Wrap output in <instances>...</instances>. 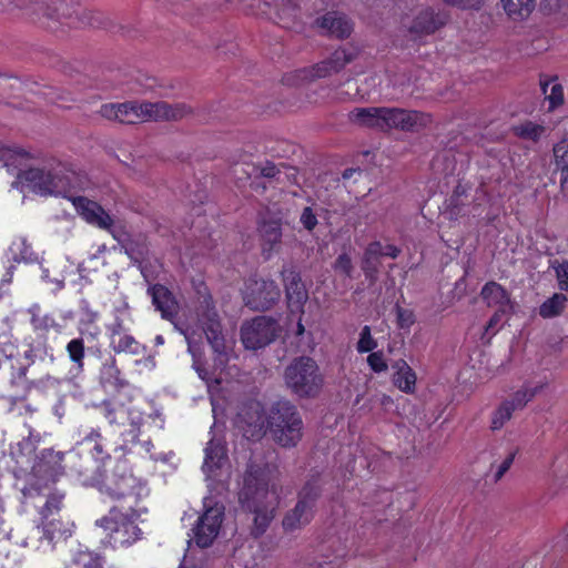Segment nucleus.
<instances>
[{"label": "nucleus", "instance_id": "f257e3e1", "mask_svg": "<svg viewBox=\"0 0 568 568\" xmlns=\"http://www.w3.org/2000/svg\"><path fill=\"white\" fill-rule=\"evenodd\" d=\"M281 490L280 473L275 467L254 463L248 466L240 498L254 515L256 535H262L273 520L280 504Z\"/></svg>", "mask_w": 568, "mask_h": 568}, {"label": "nucleus", "instance_id": "f03ea898", "mask_svg": "<svg viewBox=\"0 0 568 568\" xmlns=\"http://www.w3.org/2000/svg\"><path fill=\"white\" fill-rule=\"evenodd\" d=\"M191 112V108L184 103L170 104L164 101L105 103L99 110L102 118L125 124L176 121L187 116Z\"/></svg>", "mask_w": 568, "mask_h": 568}, {"label": "nucleus", "instance_id": "7ed1b4c3", "mask_svg": "<svg viewBox=\"0 0 568 568\" xmlns=\"http://www.w3.org/2000/svg\"><path fill=\"white\" fill-rule=\"evenodd\" d=\"M97 526L104 534V542L114 549L131 546L142 535L135 523V513L133 510L124 513L116 507L111 508L105 516L97 520Z\"/></svg>", "mask_w": 568, "mask_h": 568}, {"label": "nucleus", "instance_id": "20e7f679", "mask_svg": "<svg viewBox=\"0 0 568 568\" xmlns=\"http://www.w3.org/2000/svg\"><path fill=\"white\" fill-rule=\"evenodd\" d=\"M267 424L276 443L295 446L302 438L303 423L296 408L288 402H277L271 408Z\"/></svg>", "mask_w": 568, "mask_h": 568}, {"label": "nucleus", "instance_id": "39448f33", "mask_svg": "<svg viewBox=\"0 0 568 568\" xmlns=\"http://www.w3.org/2000/svg\"><path fill=\"white\" fill-rule=\"evenodd\" d=\"M19 180L32 192L40 195H58L68 191L69 175L61 163L43 168H30L19 174Z\"/></svg>", "mask_w": 568, "mask_h": 568}, {"label": "nucleus", "instance_id": "423d86ee", "mask_svg": "<svg viewBox=\"0 0 568 568\" xmlns=\"http://www.w3.org/2000/svg\"><path fill=\"white\" fill-rule=\"evenodd\" d=\"M286 385L301 397H312L320 393L323 376L316 362L311 357H300L285 369Z\"/></svg>", "mask_w": 568, "mask_h": 568}, {"label": "nucleus", "instance_id": "0eeeda50", "mask_svg": "<svg viewBox=\"0 0 568 568\" xmlns=\"http://www.w3.org/2000/svg\"><path fill=\"white\" fill-rule=\"evenodd\" d=\"M244 304L253 311H266L281 297V290L273 280L248 278L242 290Z\"/></svg>", "mask_w": 568, "mask_h": 568}, {"label": "nucleus", "instance_id": "6e6552de", "mask_svg": "<svg viewBox=\"0 0 568 568\" xmlns=\"http://www.w3.org/2000/svg\"><path fill=\"white\" fill-rule=\"evenodd\" d=\"M280 325L272 317L256 316L245 322L241 328V338L248 349H258L272 343L278 335Z\"/></svg>", "mask_w": 568, "mask_h": 568}, {"label": "nucleus", "instance_id": "1a4fd4ad", "mask_svg": "<svg viewBox=\"0 0 568 568\" xmlns=\"http://www.w3.org/2000/svg\"><path fill=\"white\" fill-rule=\"evenodd\" d=\"M266 422L262 404L250 400L240 408L235 426L245 438L255 440L263 436Z\"/></svg>", "mask_w": 568, "mask_h": 568}, {"label": "nucleus", "instance_id": "9d476101", "mask_svg": "<svg viewBox=\"0 0 568 568\" xmlns=\"http://www.w3.org/2000/svg\"><path fill=\"white\" fill-rule=\"evenodd\" d=\"M432 122L428 113L384 106V130L398 129L403 131H417Z\"/></svg>", "mask_w": 568, "mask_h": 568}, {"label": "nucleus", "instance_id": "9b49d317", "mask_svg": "<svg viewBox=\"0 0 568 568\" xmlns=\"http://www.w3.org/2000/svg\"><path fill=\"white\" fill-rule=\"evenodd\" d=\"M318 493L315 487L306 486L298 495V501L283 518V528L294 531L307 525L313 517V508Z\"/></svg>", "mask_w": 568, "mask_h": 568}, {"label": "nucleus", "instance_id": "f8f14e48", "mask_svg": "<svg viewBox=\"0 0 568 568\" xmlns=\"http://www.w3.org/2000/svg\"><path fill=\"white\" fill-rule=\"evenodd\" d=\"M224 509L215 505L205 510L197 519L194 531V541L201 548H206L213 544L219 536L223 521Z\"/></svg>", "mask_w": 568, "mask_h": 568}, {"label": "nucleus", "instance_id": "ddd939ff", "mask_svg": "<svg viewBox=\"0 0 568 568\" xmlns=\"http://www.w3.org/2000/svg\"><path fill=\"white\" fill-rule=\"evenodd\" d=\"M70 201L88 224L112 233L114 219L99 203L85 196H71Z\"/></svg>", "mask_w": 568, "mask_h": 568}, {"label": "nucleus", "instance_id": "4468645a", "mask_svg": "<svg viewBox=\"0 0 568 568\" xmlns=\"http://www.w3.org/2000/svg\"><path fill=\"white\" fill-rule=\"evenodd\" d=\"M284 283L287 305L291 312L302 314L308 294L300 274L293 267H284L281 272Z\"/></svg>", "mask_w": 568, "mask_h": 568}, {"label": "nucleus", "instance_id": "2eb2a0df", "mask_svg": "<svg viewBox=\"0 0 568 568\" xmlns=\"http://www.w3.org/2000/svg\"><path fill=\"white\" fill-rule=\"evenodd\" d=\"M358 54L357 49L339 48L335 50L329 58L321 61L312 69L313 78H326L339 72L348 63L354 61Z\"/></svg>", "mask_w": 568, "mask_h": 568}, {"label": "nucleus", "instance_id": "dca6fc26", "mask_svg": "<svg viewBox=\"0 0 568 568\" xmlns=\"http://www.w3.org/2000/svg\"><path fill=\"white\" fill-rule=\"evenodd\" d=\"M448 21V16L440 10L426 8L420 10L409 26V32L417 36H428L444 27Z\"/></svg>", "mask_w": 568, "mask_h": 568}, {"label": "nucleus", "instance_id": "f3484780", "mask_svg": "<svg viewBox=\"0 0 568 568\" xmlns=\"http://www.w3.org/2000/svg\"><path fill=\"white\" fill-rule=\"evenodd\" d=\"M63 454L52 449H45L41 453L37 463L33 465V473L37 477L55 481L63 474Z\"/></svg>", "mask_w": 568, "mask_h": 568}, {"label": "nucleus", "instance_id": "a211bd4d", "mask_svg": "<svg viewBox=\"0 0 568 568\" xmlns=\"http://www.w3.org/2000/svg\"><path fill=\"white\" fill-rule=\"evenodd\" d=\"M200 322L213 351L217 354H223L226 349V345L216 312L213 308H207L201 315Z\"/></svg>", "mask_w": 568, "mask_h": 568}, {"label": "nucleus", "instance_id": "6ab92c4d", "mask_svg": "<svg viewBox=\"0 0 568 568\" xmlns=\"http://www.w3.org/2000/svg\"><path fill=\"white\" fill-rule=\"evenodd\" d=\"M227 456L225 447L215 440H211L205 448L203 470L210 478H217L226 467Z\"/></svg>", "mask_w": 568, "mask_h": 568}, {"label": "nucleus", "instance_id": "aec40b11", "mask_svg": "<svg viewBox=\"0 0 568 568\" xmlns=\"http://www.w3.org/2000/svg\"><path fill=\"white\" fill-rule=\"evenodd\" d=\"M318 27L327 34L344 39L351 36L353 31L352 22L343 14L328 12L317 20Z\"/></svg>", "mask_w": 568, "mask_h": 568}, {"label": "nucleus", "instance_id": "412c9836", "mask_svg": "<svg viewBox=\"0 0 568 568\" xmlns=\"http://www.w3.org/2000/svg\"><path fill=\"white\" fill-rule=\"evenodd\" d=\"M152 302L163 318L173 320L179 311L173 294L163 285L156 284L150 288Z\"/></svg>", "mask_w": 568, "mask_h": 568}, {"label": "nucleus", "instance_id": "4be33fe9", "mask_svg": "<svg viewBox=\"0 0 568 568\" xmlns=\"http://www.w3.org/2000/svg\"><path fill=\"white\" fill-rule=\"evenodd\" d=\"M351 122L366 128L384 130V106L356 108L348 113Z\"/></svg>", "mask_w": 568, "mask_h": 568}, {"label": "nucleus", "instance_id": "5701e85b", "mask_svg": "<svg viewBox=\"0 0 568 568\" xmlns=\"http://www.w3.org/2000/svg\"><path fill=\"white\" fill-rule=\"evenodd\" d=\"M481 297L489 307H496L501 313L511 310V302L507 291L496 282H488L480 292Z\"/></svg>", "mask_w": 568, "mask_h": 568}, {"label": "nucleus", "instance_id": "b1692460", "mask_svg": "<svg viewBox=\"0 0 568 568\" xmlns=\"http://www.w3.org/2000/svg\"><path fill=\"white\" fill-rule=\"evenodd\" d=\"M394 369L393 384L406 394H413L416 388V374L404 359H398L392 365Z\"/></svg>", "mask_w": 568, "mask_h": 568}, {"label": "nucleus", "instance_id": "393cba45", "mask_svg": "<svg viewBox=\"0 0 568 568\" xmlns=\"http://www.w3.org/2000/svg\"><path fill=\"white\" fill-rule=\"evenodd\" d=\"M260 234L263 254L268 258L280 247L282 239L281 224L276 221L264 222L260 226Z\"/></svg>", "mask_w": 568, "mask_h": 568}, {"label": "nucleus", "instance_id": "a878e982", "mask_svg": "<svg viewBox=\"0 0 568 568\" xmlns=\"http://www.w3.org/2000/svg\"><path fill=\"white\" fill-rule=\"evenodd\" d=\"M40 526L42 528L43 537L49 544L64 540L72 535L73 524L63 523L57 517L41 519Z\"/></svg>", "mask_w": 568, "mask_h": 568}, {"label": "nucleus", "instance_id": "bb28decb", "mask_svg": "<svg viewBox=\"0 0 568 568\" xmlns=\"http://www.w3.org/2000/svg\"><path fill=\"white\" fill-rule=\"evenodd\" d=\"M28 153L19 149H10L0 145V163L11 174H20L24 170L22 166L28 160Z\"/></svg>", "mask_w": 568, "mask_h": 568}, {"label": "nucleus", "instance_id": "cd10ccee", "mask_svg": "<svg viewBox=\"0 0 568 568\" xmlns=\"http://www.w3.org/2000/svg\"><path fill=\"white\" fill-rule=\"evenodd\" d=\"M384 254V247L379 242L371 243L364 253L362 270L366 277L375 280L379 267V257Z\"/></svg>", "mask_w": 568, "mask_h": 568}, {"label": "nucleus", "instance_id": "c85d7f7f", "mask_svg": "<svg viewBox=\"0 0 568 568\" xmlns=\"http://www.w3.org/2000/svg\"><path fill=\"white\" fill-rule=\"evenodd\" d=\"M507 16L513 20H524L532 12L535 0H501Z\"/></svg>", "mask_w": 568, "mask_h": 568}, {"label": "nucleus", "instance_id": "c756f323", "mask_svg": "<svg viewBox=\"0 0 568 568\" xmlns=\"http://www.w3.org/2000/svg\"><path fill=\"white\" fill-rule=\"evenodd\" d=\"M568 302V296L561 293H555L539 306V315L544 318H551L560 315Z\"/></svg>", "mask_w": 568, "mask_h": 568}, {"label": "nucleus", "instance_id": "7c9ffc66", "mask_svg": "<svg viewBox=\"0 0 568 568\" xmlns=\"http://www.w3.org/2000/svg\"><path fill=\"white\" fill-rule=\"evenodd\" d=\"M541 91L545 99L549 102V110H554L564 103V89L562 85L554 80L540 82Z\"/></svg>", "mask_w": 568, "mask_h": 568}, {"label": "nucleus", "instance_id": "2f4dec72", "mask_svg": "<svg viewBox=\"0 0 568 568\" xmlns=\"http://www.w3.org/2000/svg\"><path fill=\"white\" fill-rule=\"evenodd\" d=\"M111 346L115 353L140 355L144 352V347L133 336L128 334L111 339Z\"/></svg>", "mask_w": 568, "mask_h": 568}, {"label": "nucleus", "instance_id": "473e14b6", "mask_svg": "<svg viewBox=\"0 0 568 568\" xmlns=\"http://www.w3.org/2000/svg\"><path fill=\"white\" fill-rule=\"evenodd\" d=\"M135 478L131 475L122 476L115 484V487L109 486L106 488L108 494L114 499H121L125 497H135L134 493Z\"/></svg>", "mask_w": 568, "mask_h": 568}, {"label": "nucleus", "instance_id": "72a5a7b5", "mask_svg": "<svg viewBox=\"0 0 568 568\" xmlns=\"http://www.w3.org/2000/svg\"><path fill=\"white\" fill-rule=\"evenodd\" d=\"M545 131L546 129L544 125L531 121H525L514 126V133L517 136L534 142L538 141L542 136Z\"/></svg>", "mask_w": 568, "mask_h": 568}, {"label": "nucleus", "instance_id": "f704fd0d", "mask_svg": "<svg viewBox=\"0 0 568 568\" xmlns=\"http://www.w3.org/2000/svg\"><path fill=\"white\" fill-rule=\"evenodd\" d=\"M64 493L55 490L51 493L40 510L41 519L55 517L62 509Z\"/></svg>", "mask_w": 568, "mask_h": 568}, {"label": "nucleus", "instance_id": "c9c22d12", "mask_svg": "<svg viewBox=\"0 0 568 568\" xmlns=\"http://www.w3.org/2000/svg\"><path fill=\"white\" fill-rule=\"evenodd\" d=\"M14 252V260L18 262L32 263L38 260L37 254L33 252L32 246L24 237H20L12 244Z\"/></svg>", "mask_w": 568, "mask_h": 568}, {"label": "nucleus", "instance_id": "e433bc0d", "mask_svg": "<svg viewBox=\"0 0 568 568\" xmlns=\"http://www.w3.org/2000/svg\"><path fill=\"white\" fill-rule=\"evenodd\" d=\"M513 414V406L510 404H506L505 402H503L491 415V429H501L506 425V423L510 420Z\"/></svg>", "mask_w": 568, "mask_h": 568}, {"label": "nucleus", "instance_id": "4c0bfd02", "mask_svg": "<svg viewBox=\"0 0 568 568\" xmlns=\"http://www.w3.org/2000/svg\"><path fill=\"white\" fill-rule=\"evenodd\" d=\"M535 395V389L521 388L514 393V395L509 399H506L504 402L506 404H510L513 406V410L516 412L518 409H523L527 405V403L534 398Z\"/></svg>", "mask_w": 568, "mask_h": 568}, {"label": "nucleus", "instance_id": "58836bf2", "mask_svg": "<svg viewBox=\"0 0 568 568\" xmlns=\"http://www.w3.org/2000/svg\"><path fill=\"white\" fill-rule=\"evenodd\" d=\"M31 324L34 329L42 332H48L50 329H60V325L55 322L54 317L49 314L41 315L36 312H32Z\"/></svg>", "mask_w": 568, "mask_h": 568}, {"label": "nucleus", "instance_id": "ea45409f", "mask_svg": "<svg viewBox=\"0 0 568 568\" xmlns=\"http://www.w3.org/2000/svg\"><path fill=\"white\" fill-rule=\"evenodd\" d=\"M67 352L70 359L77 365L78 368L83 367L84 358V343L81 338L71 339L67 345Z\"/></svg>", "mask_w": 568, "mask_h": 568}, {"label": "nucleus", "instance_id": "a19ab883", "mask_svg": "<svg viewBox=\"0 0 568 568\" xmlns=\"http://www.w3.org/2000/svg\"><path fill=\"white\" fill-rule=\"evenodd\" d=\"M377 343L373 338L371 334V327L364 326L361 332L359 341L357 343V351L359 353H367L372 352L374 348H376Z\"/></svg>", "mask_w": 568, "mask_h": 568}, {"label": "nucleus", "instance_id": "79ce46f5", "mask_svg": "<svg viewBox=\"0 0 568 568\" xmlns=\"http://www.w3.org/2000/svg\"><path fill=\"white\" fill-rule=\"evenodd\" d=\"M556 166L568 165V138L562 139L554 146Z\"/></svg>", "mask_w": 568, "mask_h": 568}, {"label": "nucleus", "instance_id": "37998d69", "mask_svg": "<svg viewBox=\"0 0 568 568\" xmlns=\"http://www.w3.org/2000/svg\"><path fill=\"white\" fill-rule=\"evenodd\" d=\"M334 270L347 276H351L353 271V263L351 256L347 253L338 255L334 263Z\"/></svg>", "mask_w": 568, "mask_h": 568}, {"label": "nucleus", "instance_id": "c03bdc74", "mask_svg": "<svg viewBox=\"0 0 568 568\" xmlns=\"http://www.w3.org/2000/svg\"><path fill=\"white\" fill-rule=\"evenodd\" d=\"M367 363L375 373H382L387 369V364L382 352L371 353L367 357Z\"/></svg>", "mask_w": 568, "mask_h": 568}, {"label": "nucleus", "instance_id": "a18cd8bd", "mask_svg": "<svg viewBox=\"0 0 568 568\" xmlns=\"http://www.w3.org/2000/svg\"><path fill=\"white\" fill-rule=\"evenodd\" d=\"M516 456V452H510L505 457V459L497 466V470L494 475L495 481H498L503 478V476L507 473V470L510 468V466L514 463Z\"/></svg>", "mask_w": 568, "mask_h": 568}, {"label": "nucleus", "instance_id": "49530a36", "mask_svg": "<svg viewBox=\"0 0 568 568\" xmlns=\"http://www.w3.org/2000/svg\"><path fill=\"white\" fill-rule=\"evenodd\" d=\"M301 223L308 231H312L316 226L317 219L311 207L307 206L303 210L301 214Z\"/></svg>", "mask_w": 568, "mask_h": 568}, {"label": "nucleus", "instance_id": "de8ad7c7", "mask_svg": "<svg viewBox=\"0 0 568 568\" xmlns=\"http://www.w3.org/2000/svg\"><path fill=\"white\" fill-rule=\"evenodd\" d=\"M79 560L82 568H103L101 559L92 555H82Z\"/></svg>", "mask_w": 568, "mask_h": 568}, {"label": "nucleus", "instance_id": "09e8293b", "mask_svg": "<svg viewBox=\"0 0 568 568\" xmlns=\"http://www.w3.org/2000/svg\"><path fill=\"white\" fill-rule=\"evenodd\" d=\"M397 318L402 327L409 326L414 323L413 314L403 308L397 310Z\"/></svg>", "mask_w": 568, "mask_h": 568}, {"label": "nucleus", "instance_id": "8fccbe9b", "mask_svg": "<svg viewBox=\"0 0 568 568\" xmlns=\"http://www.w3.org/2000/svg\"><path fill=\"white\" fill-rule=\"evenodd\" d=\"M278 173V169L275 164L266 162L260 166V174L265 178H274Z\"/></svg>", "mask_w": 568, "mask_h": 568}, {"label": "nucleus", "instance_id": "3c124183", "mask_svg": "<svg viewBox=\"0 0 568 568\" xmlns=\"http://www.w3.org/2000/svg\"><path fill=\"white\" fill-rule=\"evenodd\" d=\"M185 338H186V342H187V345H189V351L191 352V354L193 355V357L196 356V339H195V333L192 331H190L189 328H186L184 332H183Z\"/></svg>", "mask_w": 568, "mask_h": 568}, {"label": "nucleus", "instance_id": "603ef678", "mask_svg": "<svg viewBox=\"0 0 568 568\" xmlns=\"http://www.w3.org/2000/svg\"><path fill=\"white\" fill-rule=\"evenodd\" d=\"M125 331V318H122L121 322H114L111 325V339H114L116 337H120L121 335H124Z\"/></svg>", "mask_w": 568, "mask_h": 568}, {"label": "nucleus", "instance_id": "864d4df0", "mask_svg": "<svg viewBox=\"0 0 568 568\" xmlns=\"http://www.w3.org/2000/svg\"><path fill=\"white\" fill-rule=\"evenodd\" d=\"M100 438V434L97 432H92L89 436L85 437L87 442H93V450L95 452L97 456L101 455L103 453V446L98 443V439Z\"/></svg>", "mask_w": 568, "mask_h": 568}, {"label": "nucleus", "instance_id": "5fc2aeb1", "mask_svg": "<svg viewBox=\"0 0 568 568\" xmlns=\"http://www.w3.org/2000/svg\"><path fill=\"white\" fill-rule=\"evenodd\" d=\"M295 10V6L292 4L290 0H282V4L280 6V16L282 17H291L293 11Z\"/></svg>", "mask_w": 568, "mask_h": 568}, {"label": "nucleus", "instance_id": "6e6d98bb", "mask_svg": "<svg viewBox=\"0 0 568 568\" xmlns=\"http://www.w3.org/2000/svg\"><path fill=\"white\" fill-rule=\"evenodd\" d=\"M23 358L27 361V365L30 366L36 362L37 353L32 345L28 346V349L23 352Z\"/></svg>", "mask_w": 568, "mask_h": 568}, {"label": "nucleus", "instance_id": "4d7b16f0", "mask_svg": "<svg viewBox=\"0 0 568 568\" xmlns=\"http://www.w3.org/2000/svg\"><path fill=\"white\" fill-rule=\"evenodd\" d=\"M12 268L13 266H9V267H2L0 271H1V275H0V285L2 284H9L12 280Z\"/></svg>", "mask_w": 568, "mask_h": 568}, {"label": "nucleus", "instance_id": "13d9d810", "mask_svg": "<svg viewBox=\"0 0 568 568\" xmlns=\"http://www.w3.org/2000/svg\"><path fill=\"white\" fill-rule=\"evenodd\" d=\"M447 3L457 6L463 9L473 8L475 4L470 0H444Z\"/></svg>", "mask_w": 568, "mask_h": 568}, {"label": "nucleus", "instance_id": "bf43d9fd", "mask_svg": "<svg viewBox=\"0 0 568 568\" xmlns=\"http://www.w3.org/2000/svg\"><path fill=\"white\" fill-rule=\"evenodd\" d=\"M115 313L118 315H123L124 317H130L128 302L121 301L120 305L115 308Z\"/></svg>", "mask_w": 568, "mask_h": 568}, {"label": "nucleus", "instance_id": "052dcab7", "mask_svg": "<svg viewBox=\"0 0 568 568\" xmlns=\"http://www.w3.org/2000/svg\"><path fill=\"white\" fill-rule=\"evenodd\" d=\"M561 173L560 184L561 187L568 186V165L557 166Z\"/></svg>", "mask_w": 568, "mask_h": 568}, {"label": "nucleus", "instance_id": "680f3d73", "mask_svg": "<svg viewBox=\"0 0 568 568\" xmlns=\"http://www.w3.org/2000/svg\"><path fill=\"white\" fill-rule=\"evenodd\" d=\"M399 254V250L394 246V245H387L384 250V254L383 255H387L392 258H396Z\"/></svg>", "mask_w": 568, "mask_h": 568}, {"label": "nucleus", "instance_id": "e2e57ef3", "mask_svg": "<svg viewBox=\"0 0 568 568\" xmlns=\"http://www.w3.org/2000/svg\"><path fill=\"white\" fill-rule=\"evenodd\" d=\"M501 314L503 313L499 310L496 311V313L493 315V317L490 318V321L487 325V328H486L487 331L493 328L500 321Z\"/></svg>", "mask_w": 568, "mask_h": 568}, {"label": "nucleus", "instance_id": "0e129e2a", "mask_svg": "<svg viewBox=\"0 0 568 568\" xmlns=\"http://www.w3.org/2000/svg\"><path fill=\"white\" fill-rule=\"evenodd\" d=\"M381 404L384 406H388V405L393 404V399L390 396L383 394L381 396Z\"/></svg>", "mask_w": 568, "mask_h": 568}, {"label": "nucleus", "instance_id": "69168bd1", "mask_svg": "<svg viewBox=\"0 0 568 568\" xmlns=\"http://www.w3.org/2000/svg\"><path fill=\"white\" fill-rule=\"evenodd\" d=\"M179 568H202L201 566H197L195 564H187V562H183L179 566Z\"/></svg>", "mask_w": 568, "mask_h": 568}, {"label": "nucleus", "instance_id": "338daca9", "mask_svg": "<svg viewBox=\"0 0 568 568\" xmlns=\"http://www.w3.org/2000/svg\"><path fill=\"white\" fill-rule=\"evenodd\" d=\"M47 16H48L49 18H52V19H53V18H55V19H60V14L57 12V9H54V11H48V12H47Z\"/></svg>", "mask_w": 568, "mask_h": 568}, {"label": "nucleus", "instance_id": "774afa93", "mask_svg": "<svg viewBox=\"0 0 568 568\" xmlns=\"http://www.w3.org/2000/svg\"><path fill=\"white\" fill-rule=\"evenodd\" d=\"M304 329L305 328H304L303 324L300 321L298 324H297V334L302 335L304 333Z\"/></svg>", "mask_w": 568, "mask_h": 568}]
</instances>
